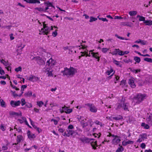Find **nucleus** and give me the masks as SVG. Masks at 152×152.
<instances>
[{
	"label": "nucleus",
	"mask_w": 152,
	"mask_h": 152,
	"mask_svg": "<svg viewBox=\"0 0 152 152\" xmlns=\"http://www.w3.org/2000/svg\"><path fill=\"white\" fill-rule=\"evenodd\" d=\"M77 72L76 69L70 67L69 68H68L67 67L64 68V70L61 71V72L63 73V75L70 76L73 75Z\"/></svg>",
	"instance_id": "1"
},
{
	"label": "nucleus",
	"mask_w": 152,
	"mask_h": 152,
	"mask_svg": "<svg viewBox=\"0 0 152 152\" xmlns=\"http://www.w3.org/2000/svg\"><path fill=\"white\" fill-rule=\"evenodd\" d=\"M146 96V95L145 94H142L139 93L134 97L133 100L137 104H139L143 100Z\"/></svg>",
	"instance_id": "2"
},
{
	"label": "nucleus",
	"mask_w": 152,
	"mask_h": 152,
	"mask_svg": "<svg viewBox=\"0 0 152 152\" xmlns=\"http://www.w3.org/2000/svg\"><path fill=\"white\" fill-rule=\"evenodd\" d=\"M77 118L79 121L80 123L83 128H85L88 125V122H86V119L83 116L78 115Z\"/></svg>",
	"instance_id": "3"
},
{
	"label": "nucleus",
	"mask_w": 152,
	"mask_h": 152,
	"mask_svg": "<svg viewBox=\"0 0 152 152\" xmlns=\"http://www.w3.org/2000/svg\"><path fill=\"white\" fill-rule=\"evenodd\" d=\"M117 107L116 108V110H118L121 108H122L124 111H129V103H125L122 104H118Z\"/></svg>",
	"instance_id": "4"
},
{
	"label": "nucleus",
	"mask_w": 152,
	"mask_h": 152,
	"mask_svg": "<svg viewBox=\"0 0 152 152\" xmlns=\"http://www.w3.org/2000/svg\"><path fill=\"white\" fill-rule=\"evenodd\" d=\"M59 111L61 113L65 112L66 113L69 114L72 112V109H68V107L64 105L62 108L59 109Z\"/></svg>",
	"instance_id": "5"
},
{
	"label": "nucleus",
	"mask_w": 152,
	"mask_h": 152,
	"mask_svg": "<svg viewBox=\"0 0 152 152\" xmlns=\"http://www.w3.org/2000/svg\"><path fill=\"white\" fill-rule=\"evenodd\" d=\"M33 59L37 61V64L40 65H43L45 64V61L39 56L34 57Z\"/></svg>",
	"instance_id": "6"
},
{
	"label": "nucleus",
	"mask_w": 152,
	"mask_h": 152,
	"mask_svg": "<svg viewBox=\"0 0 152 152\" xmlns=\"http://www.w3.org/2000/svg\"><path fill=\"white\" fill-rule=\"evenodd\" d=\"M147 138V134L145 133H143L140 134L139 137L138 139L137 140V142L140 143L144 140L145 139Z\"/></svg>",
	"instance_id": "7"
},
{
	"label": "nucleus",
	"mask_w": 152,
	"mask_h": 152,
	"mask_svg": "<svg viewBox=\"0 0 152 152\" xmlns=\"http://www.w3.org/2000/svg\"><path fill=\"white\" fill-rule=\"evenodd\" d=\"M21 102L20 100L15 101L13 100H11L10 102V104L11 106L13 107H15L17 106L20 105Z\"/></svg>",
	"instance_id": "8"
},
{
	"label": "nucleus",
	"mask_w": 152,
	"mask_h": 152,
	"mask_svg": "<svg viewBox=\"0 0 152 152\" xmlns=\"http://www.w3.org/2000/svg\"><path fill=\"white\" fill-rule=\"evenodd\" d=\"M55 63V61L51 58L48 60L46 63V66H48L51 67L54 65Z\"/></svg>",
	"instance_id": "9"
},
{
	"label": "nucleus",
	"mask_w": 152,
	"mask_h": 152,
	"mask_svg": "<svg viewBox=\"0 0 152 152\" xmlns=\"http://www.w3.org/2000/svg\"><path fill=\"white\" fill-rule=\"evenodd\" d=\"M44 29V30H42V31L41 30L40 31L41 33H39V34H42L43 35L45 34L48 35L50 31V30L49 27L48 26Z\"/></svg>",
	"instance_id": "10"
},
{
	"label": "nucleus",
	"mask_w": 152,
	"mask_h": 152,
	"mask_svg": "<svg viewBox=\"0 0 152 152\" xmlns=\"http://www.w3.org/2000/svg\"><path fill=\"white\" fill-rule=\"evenodd\" d=\"M91 146L93 149L95 150L96 149V147L98 145L97 144V141L92 139L91 140L90 142Z\"/></svg>",
	"instance_id": "11"
},
{
	"label": "nucleus",
	"mask_w": 152,
	"mask_h": 152,
	"mask_svg": "<svg viewBox=\"0 0 152 152\" xmlns=\"http://www.w3.org/2000/svg\"><path fill=\"white\" fill-rule=\"evenodd\" d=\"M79 139L83 143H88L92 139H89L88 137H84L79 138Z\"/></svg>",
	"instance_id": "12"
},
{
	"label": "nucleus",
	"mask_w": 152,
	"mask_h": 152,
	"mask_svg": "<svg viewBox=\"0 0 152 152\" xmlns=\"http://www.w3.org/2000/svg\"><path fill=\"white\" fill-rule=\"evenodd\" d=\"M128 83L132 88H134L136 87V85L135 83L134 80L133 78L129 79L128 81Z\"/></svg>",
	"instance_id": "13"
},
{
	"label": "nucleus",
	"mask_w": 152,
	"mask_h": 152,
	"mask_svg": "<svg viewBox=\"0 0 152 152\" xmlns=\"http://www.w3.org/2000/svg\"><path fill=\"white\" fill-rule=\"evenodd\" d=\"M5 142H6V144H4V143L1 144L2 151H7L8 149V146L9 145L10 143L7 140H6Z\"/></svg>",
	"instance_id": "14"
},
{
	"label": "nucleus",
	"mask_w": 152,
	"mask_h": 152,
	"mask_svg": "<svg viewBox=\"0 0 152 152\" xmlns=\"http://www.w3.org/2000/svg\"><path fill=\"white\" fill-rule=\"evenodd\" d=\"M121 140L120 138H115L112 140V142L113 144L117 145L118 144Z\"/></svg>",
	"instance_id": "15"
},
{
	"label": "nucleus",
	"mask_w": 152,
	"mask_h": 152,
	"mask_svg": "<svg viewBox=\"0 0 152 152\" xmlns=\"http://www.w3.org/2000/svg\"><path fill=\"white\" fill-rule=\"evenodd\" d=\"M134 142V141L132 140H129L127 141L124 140L122 141V145L124 146H126L128 144H133Z\"/></svg>",
	"instance_id": "16"
},
{
	"label": "nucleus",
	"mask_w": 152,
	"mask_h": 152,
	"mask_svg": "<svg viewBox=\"0 0 152 152\" xmlns=\"http://www.w3.org/2000/svg\"><path fill=\"white\" fill-rule=\"evenodd\" d=\"M91 54L92 55V56L93 57L97 59V61H98L99 62V61L100 57L99 56V54L98 52H92L91 53Z\"/></svg>",
	"instance_id": "17"
},
{
	"label": "nucleus",
	"mask_w": 152,
	"mask_h": 152,
	"mask_svg": "<svg viewBox=\"0 0 152 152\" xmlns=\"http://www.w3.org/2000/svg\"><path fill=\"white\" fill-rule=\"evenodd\" d=\"M53 70L52 69L49 68H47L46 69V72H47V74L48 75V76H53V74L52 72Z\"/></svg>",
	"instance_id": "18"
},
{
	"label": "nucleus",
	"mask_w": 152,
	"mask_h": 152,
	"mask_svg": "<svg viewBox=\"0 0 152 152\" xmlns=\"http://www.w3.org/2000/svg\"><path fill=\"white\" fill-rule=\"evenodd\" d=\"M44 4L46 6H48L49 8L50 7H52L54 8V9H55V7L52 4V3L49 2V1H48L46 2H45Z\"/></svg>",
	"instance_id": "19"
},
{
	"label": "nucleus",
	"mask_w": 152,
	"mask_h": 152,
	"mask_svg": "<svg viewBox=\"0 0 152 152\" xmlns=\"http://www.w3.org/2000/svg\"><path fill=\"white\" fill-rule=\"evenodd\" d=\"M90 111L92 113H96L97 112V109L93 104L90 108Z\"/></svg>",
	"instance_id": "20"
},
{
	"label": "nucleus",
	"mask_w": 152,
	"mask_h": 152,
	"mask_svg": "<svg viewBox=\"0 0 152 152\" xmlns=\"http://www.w3.org/2000/svg\"><path fill=\"white\" fill-rule=\"evenodd\" d=\"M146 120L148 124L152 125V118L151 115H150L147 117Z\"/></svg>",
	"instance_id": "21"
},
{
	"label": "nucleus",
	"mask_w": 152,
	"mask_h": 152,
	"mask_svg": "<svg viewBox=\"0 0 152 152\" xmlns=\"http://www.w3.org/2000/svg\"><path fill=\"white\" fill-rule=\"evenodd\" d=\"M28 137L30 140L34 139L36 137V136L34 134H31L30 131H29L28 133Z\"/></svg>",
	"instance_id": "22"
},
{
	"label": "nucleus",
	"mask_w": 152,
	"mask_h": 152,
	"mask_svg": "<svg viewBox=\"0 0 152 152\" xmlns=\"http://www.w3.org/2000/svg\"><path fill=\"white\" fill-rule=\"evenodd\" d=\"M120 85L122 87L124 88L126 86V81L125 80H122L120 82Z\"/></svg>",
	"instance_id": "23"
},
{
	"label": "nucleus",
	"mask_w": 152,
	"mask_h": 152,
	"mask_svg": "<svg viewBox=\"0 0 152 152\" xmlns=\"http://www.w3.org/2000/svg\"><path fill=\"white\" fill-rule=\"evenodd\" d=\"M27 86L26 85H22L21 86L20 92L21 93L19 94V96H21L22 94L23 93V91H24V89L26 88L27 87Z\"/></svg>",
	"instance_id": "24"
},
{
	"label": "nucleus",
	"mask_w": 152,
	"mask_h": 152,
	"mask_svg": "<svg viewBox=\"0 0 152 152\" xmlns=\"http://www.w3.org/2000/svg\"><path fill=\"white\" fill-rule=\"evenodd\" d=\"M24 95L26 97H30L32 95V92L31 91H29L25 93Z\"/></svg>",
	"instance_id": "25"
},
{
	"label": "nucleus",
	"mask_w": 152,
	"mask_h": 152,
	"mask_svg": "<svg viewBox=\"0 0 152 152\" xmlns=\"http://www.w3.org/2000/svg\"><path fill=\"white\" fill-rule=\"evenodd\" d=\"M9 114L11 116L16 115L18 116L20 115V114L18 113L12 111H10L9 112ZM20 115H21V113H20Z\"/></svg>",
	"instance_id": "26"
},
{
	"label": "nucleus",
	"mask_w": 152,
	"mask_h": 152,
	"mask_svg": "<svg viewBox=\"0 0 152 152\" xmlns=\"http://www.w3.org/2000/svg\"><path fill=\"white\" fill-rule=\"evenodd\" d=\"M122 25L124 26H127L131 27L132 26L133 24L132 23H129L127 22H122Z\"/></svg>",
	"instance_id": "27"
},
{
	"label": "nucleus",
	"mask_w": 152,
	"mask_h": 152,
	"mask_svg": "<svg viewBox=\"0 0 152 152\" xmlns=\"http://www.w3.org/2000/svg\"><path fill=\"white\" fill-rule=\"evenodd\" d=\"M23 139V137L21 135H18L17 137L16 141L18 143H20Z\"/></svg>",
	"instance_id": "28"
},
{
	"label": "nucleus",
	"mask_w": 152,
	"mask_h": 152,
	"mask_svg": "<svg viewBox=\"0 0 152 152\" xmlns=\"http://www.w3.org/2000/svg\"><path fill=\"white\" fill-rule=\"evenodd\" d=\"M40 2L39 0H29V3L31 4H40Z\"/></svg>",
	"instance_id": "29"
},
{
	"label": "nucleus",
	"mask_w": 152,
	"mask_h": 152,
	"mask_svg": "<svg viewBox=\"0 0 152 152\" xmlns=\"http://www.w3.org/2000/svg\"><path fill=\"white\" fill-rule=\"evenodd\" d=\"M0 104L1 106L3 107H6L5 102L2 99H0Z\"/></svg>",
	"instance_id": "30"
},
{
	"label": "nucleus",
	"mask_w": 152,
	"mask_h": 152,
	"mask_svg": "<svg viewBox=\"0 0 152 152\" xmlns=\"http://www.w3.org/2000/svg\"><path fill=\"white\" fill-rule=\"evenodd\" d=\"M137 12L136 11H130L129 12V14L131 16H135L137 15Z\"/></svg>",
	"instance_id": "31"
},
{
	"label": "nucleus",
	"mask_w": 152,
	"mask_h": 152,
	"mask_svg": "<svg viewBox=\"0 0 152 152\" xmlns=\"http://www.w3.org/2000/svg\"><path fill=\"white\" fill-rule=\"evenodd\" d=\"M1 63L3 64L5 66V67H7V66H9V65L10 64L8 61H6L4 59H2L1 60Z\"/></svg>",
	"instance_id": "32"
},
{
	"label": "nucleus",
	"mask_w": 152,
	"mask_h": 152,
	"mask_svg": "<svg viewBox=\"0 0 152 152\" xmlns=\"http://www.w3.org/2000/svg\"><path fill=\"white\" fill-rule=\"evenodd\" d=\"M120 146V147L118 148L117 150L115 152H121L124 151V148L122 146H120V144L119 145Z\"/></svg>",
	"instance_id": "33"
},
{
	"label": "nucleus",
	"mask_w": 152,
	"mask_h": 152,
	"mask_svg": "<svg viewBox=\"0 0 152 152\" xmlns=\"http://www.w3.org/2000/svg\"><path fill=\"white\" fill-rule=\"evenodd\" d=\"M141 126L144 127V128L145 129H148L149 128V126L147 124H146L145 123H142L141 124Z\"/></svg>",
	"instance_id": "34"
},
{
	"label": "nucleus",
	"mask_w": 152,
	"mask_h": 152,
	"mask_svg": "<svg viewBox=\"0 0 152 152\" xmlns=\"http://www.w3.org/2000/svg\"><path fill=\"white\" fill-rule=\"evenodd\" d=\"M144 23L146 25L151 26L152 25V20H145L144 22Z\"/></svg>",
	"instance_id": "35"
},
{
	"label": "nucleus",
	"mask_w": 152,
	"mask_h": 152,
	"mask_svg": "<svg viewBox=\"0 0 152 152\" xmlns=\"http://www.w3.org/2000/svg\"><path fill=\"white\" fill-rule=\"evenodd\" d=\"M118 49H115L114 51L112 53H111L112 55H117L118 54Z\"/></svg>",
	"instance_id": "36"
},
{
	"label": "nucleus",
	"mask_w": 152,
	"mask_h": 152,
	"mask_svg": "<svg viewBox=\"0 0 152 152\" xmlns=\"http://www.w3.org/2000/svg\"><path fill=\"white\" fill-rule=\"evenodd\" d=\"M137 18H139V20L140 21H145V18L143 16H140V15H137Z\"/></svg>",
	"instance_id": "37"
},
{
	"label": "nucleus",
	"mask_w": 152,
	"mask_h": 152,
	"mask_svg": "<svg viewBox=\"0 0 152 152\" xmlns=\"http://www.w3.org/2000/svg\"><path fill=\"white\" fill-rule=\"evenodd\" d=\"M134 60L137 63H140L141 61L140 58L137 56H135L134 57Z\"/></svg>",
	"instance_id": "38"
},
{
	"label": "nucleus",
	"mask_w": 152,
	"mask_h": 152,
	"mask_svg": "<svg viewBox=\"0 0 152 152\" xmlns=\"http://www.w3.org/2000/svg\"><path fill=\"white\" fill-rule=\"evenodd\" d=\"M33 127L34 129H36L39 134L42 131V130L41 129H40L39 127H37L35 125H34Z\"/></svg>",
	"instance_id": "39"
},
{
	"label": "nucleus",
	"mask_w": 152,
	"mask_h": 152,
	"mask_svg": "<svg viewBox=\"0 0 152 152\" xmlns=\"http://www.w3.org/2000/svg\"><path fill=\"white\" fill-rule=\"evenodd\" d=\"M25 46V45H23L22 43H21L19 44V45L18 46V48L20 49L21 50H22V49L24 48V47Z\"/></svg>",
	"instance_id": "40"
},
{
	"label": "nucleus",
	"mask_w": 152,
	"mask_h": 152,
	"mask_svg": "<svg viewBox=\"0 0 152 152\" xmlns=\"http://www.w3.org/2000/svg\"><path fill=\"white\" fill-rule=\"evenodd\" d=\"M113 119L115 120H118L122 119L123 117L119 115L117 117H113Z\"/></svg>",
	"instance_id": "41"
},
{
	"label": "nucleus",
	"mask_w": 152,
	"mask_h": 152,
	"mask_svg": "<svg viewBox=\"0 0 152 152\" xmlns=\"http://www.w3.org/2000/svg\"><path fill=\"white\" fill-rule=\"evenodd\" d=\"M110 49V48H103L102 49V51L103 53H105L107 52Z\"/></svg>",
	"instance_id": "42"
},
{
	"label": "nucleus",
	"mask_w": 152,
	"mask_h": 152,
	"mask_svg": "<svg viewBox=\"0 0 152 152\" xmlns=\"http://www.w3.org/2000/svg\"><path fill=\"white\" fill-rule=\"evenodd\" d=\"M90 20H89L90 22H92L94 21H95L97 20V18L91 16L90 17Z\"/></svg>",
	"instance_id": "43"
},
{
	"label": "nucleus",
	"mask_w": 152,
	"mask_h": 152,
	"mask_svg": "<svg viewBox=\"0 0 152 152\" xmlns=\"http://www.w3.org/2000/svg\"><path fill=\"white\" fill-rule=\"evenodd\" d=\"M11 92L12 93V95L13 96V97L15 98L17 96L20 97L21 96H20L19 94H18L15 93V91H11Z\"/></svg>",
	"instance_id": "44"
},
{
	"label": "nucleus",
	"mask_w": 152,
	"mask_h": 152,
	"mask_svg": "<svg viewBox=\"0 0 152 152\" xmlns=\"http://www.w3.org/2000/svg\"><path fill=\"white\" fill-rule=\"evenodd\" d=\"M77 134H78V133L76 131L71 130L70 133V135H76Z\"/></svg>",
	"instance_id": "45"
},
{
	"label": "nucleus",
	"mask_w": 152,
	"mask_h": 152,
	"mask_svg": "<svg viewBox=\"0 0 152 152\" xmlns=\"http://www.w3.org/2000/svg\"><path fill=\"white\" fill-rule=\"evenodd\" d=\"M144 60L145 61H146L150 63L152 62V59L151 58H144Z\"/></svg>",
	"instance_id": "46"
},
{
	"label": "nucleus",
	"mask_w": 152,
	"mask_h": 152,
	"mask_svg": "<svg viewBox=\"0 0 152 152\" xmlns=\"http://www.w3.org/2000/svg\"><path fill=\"white\" fill-rule=\"evenodd\" d=\"M44 102L42 101H39L37 102V105L39 107H41L44 104Z\"/></svg>",
	"instance_id": "47"
},
{
	"label": "nucleus",
	"mask_w": 152,
	"mask_h": 152,
	"mask_svg": "<svg viewBox=\"0 0 152 152\" xmlns=\"http://www.w3.org/2000/svg\"><path fill=\"white\" fill-rule=\"evenodd\" d=\"M115 37H116L117 38H118V39H121V40H129L128 39H125L124 37H121L119 36L117 34H115Z\"/></svg>",
	"instance_id": "48"
},
{
	"label": "nucleus",
	"mask_w": 152,
	"mask_h": 152,
	"mask_svg": "<svg viewBox=\"0 0 152 152\" xmlns=\"http://www.w3.org/2000/svg\"><path fill=\"white\" fill-rule=\"evenodd\" d=\"M32 80L34 81V82L35 81L38 80L39 79V77H36L34 75L32 76Z\"/></svg>",
	"instance_id": "49"
},
{
	"label": "nucleus",
	"mask_w": 152,
	"mask_h": 152,
	"mask_svg": "<svg viewBox=\"0 0 152 152\" xmlns=\"http://www.w3.org/2000/svg\"><path fill=\"white\" fill-rule=\"evenodd\" d=\"M35 9L36 10H37L38 11H39L40 12H44V9H43V8H42V7H39V8L37 7V8H35Z\"/></svg>",
	"instance_id": "50"
},
{
	"label": "nucleus",
	"mask_w": 152,
	"mask_h": 152,
	"mask_svg": "<svg viewBox=\"0 0 152 152\" xmlns=\"http://www.w3.org/2000/svg\"><path fill=\"white\" fill-rule=\"evenodd\" d=\"M113 69L112 68H111L110 70H107L106 72V73L108 75H109L110 74L113 72Z\"/></svg>",
	"instance_id": "51"
},
{
	"label": "nucleus",
	"mask_w": 152,
	"mask_h": 152,
	"mask_svg": "<svg viewBox=\"0 0 152 152\" xmlns=\"http://www.w3.org/2000/svg\"><path fill=\"white\" fill-rule=\"evenodd\" d=\"M118 55L121 56H123L124 55V52L123 51L120 50L119 48L118 49Z\"/></svg>",
	"instance_id": "52"
},
{
	"label": "nucleus",
	"mask_w": 152,
	"mask_h": 152,
	"mask_svg": "<svg viewBox=\"0 0 152 152\" xmlns=\"http://www.w3.org/2000/svg\"><path fill=\"white\" fill-rule=\"evenodd\" d=\"M58 31L57 30H56L54 31H53L52 34V35L54 37H56L58 33L57 32V31Z\"/></svg>",
	"instance_id": "53"
},
{
	"label": "nucleus",
	"mask_w": 152,
	"mask_h": 152,
	"mask_svg": "<svg viewBox=\"0 0 152 152\" xmlns=\"http://www.w3.org/2000/svg\"><path fill=\"white\" fill-rule=\"evenodd\" d=\"M11 84L10 86L12 87V88L13 89H15L16 91H18L20 90L19 88H17L15 86L13 85H12V83L10 82Z\"/></svg>",
	"instance_id": "54"
},
{
	"label": "nucleus",
	"mask_w": 152,
	"mask_h": 152,
	"mask_svg": "<svg viewBox=\"0 0 152 152\" xmlns=\"http://www.w3.org/2000/svg\"><path fill=\"white\" fill-rule=\"evenodd\" d=\"M125 99L124 98V96H122V99L120 100L121 102L120 103H119L118 104H123L124 103H125Z\"/></svg>",
	"instance_id": "55"
},
{
	"label": "nucleus",
	"mask_w": 152,
	"mask_h": 152,
	"mask_svg": "<svg viewBox=\"0 0 152 152\" xmlns=\"http://www.w3.org/2000/svg\"><path fill=\"white\" fill-rule=\"evenodd\" d=\"M15 70L16 72H18L19 71H21L22 68L21 66H19L18 68H15Z\"/></svg>",
	"instance_id": "56"
},
{
	"label": "nucleus",
	"mask_w": 152,
	"mask_h": 152,
	"mask_svg": "<svg viewBox=\"0 0 152 152\" xmlns=\"http://www.w3.org/2000/svg\"><path fill=\"white\" fill-rule=\"evenodd\" d=\"M21 105L22 106H23L26 103V101L25 99H24L23 98L21 99Z\"/></svg>",
	"instance_id": "57"
},
{
	"label": "nucleus",
	"mask_w": 152,
	"mask_h": 152,
	"mask_svg": "<svg viewBox=\"0 0 152 152\" xmlns=\"http://www.w3.org/2000/svg\"><path fill=\"white\" fill-rule=\"evenodd\" d=\"M113 62L117 65H119V62L114 59H113Z\"/></svg>",
	"instance_id": "58"
},
{
	"label": "nucleus",
	"mask_w": 152,
	"mask_h": 152,
	"mask_svg": "<svg viewBox=\"0 0 152 152\" xmlns=\"http://www.w3.org/2000/svg\"><path fill=\"white\" fill-rule=\"evenodd\" d=\"M94 123L96 124L100 125L101 126H102V123L98 121H96L94 122Z\"/></svg>",
	"instance_id": "59"
},
{
	"label": "nucleus",
	"mask_w": 152,
	"mask_h": 152,
	"mask_svg": "<svg viewBox=\"0 0 152 152\" xmlns=\"http://www.w3.org/2000/svg\"><path fill=\"white\" fill-rule=\"evenodd\" d=\"M140 147L142 149H145L146 147V145L144 143H142L141 144Z\"/></svg>",
	"instance_id": "60"
},
{
	"label": "nucleus",
	"mask_w": 152,
	"mask_h": 152,
	"mask_svg": "<svg viewBox=\"0 0 152 152\" xmlns=\"http://www.w3.org/2000/svg\"><path fill=\"white\" fill-rule=\"evenodd\" d=\"M80 46H81V47L79 49H80L81 48L82 49H84L87 48V46L85 45H83L81 44L78 47H80Z\"/></svg>",
	"instance_id": "61"
},
{
	"label": "nucleus",
	"mask_w": 152,
	"mask_h": 152,
	"mask_svg": "<svg viewBox=\"0 0 152 152\" xmlns=\"http://www.w3.org/2000/svg\"><path fill=\"white\" fill-rule=\"evenodd\" d=\"M5 74V72L3 70L1 67H0V74L1 75H3Z\"/></svg>",
	"instance_id": "62"
},
{
	"label": "nucleus",
	"mask_w": 152,
	"mask_h": 152,
	"mask_svg": "<svg viewBox=\"0 0 152 152\" xmlns=\"http://www.w3.org/2000/svg\"><path fill=\"white\" fill-rule=\"evenodd\" d=\"M123 17H122L121 16H116L114 17V19H123Z\"/></svg>",
	"instance_id": "63"
},
{
	"label": "nucleus",
	"mask_w": 152,
	"mask_h": 152,
	"mask_svg": "<svg viewBox=\"0 0 152 152\" xmlns=\"http://www.w3.org/2000/svg\"><path fill=\"white\" fill-rule=\"evenodd\" d=\"M51 121H53L54 124L55 125H57L58 123V121H57V120L54 119H52L51 120Z\"/></svg>",
	"instance_id": "64"
}]
</instances>
